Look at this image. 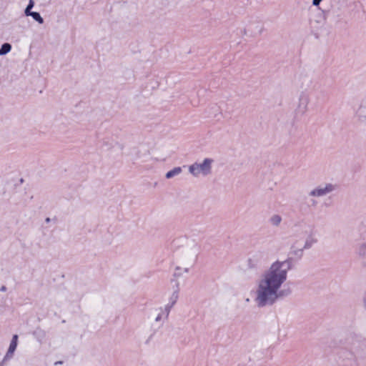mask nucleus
<instances>
[{"label": "nucleus", "mask_w": 366, "mask_h": 366, "mask_svg": "<svg viewBox=\"0 0 366 366\" xmlns=\"http://www.w3.org/2000/svg\"><path fill=\"white\" fill-rule=\"evenodd\" d=\"M11 49V46L9 44H4L0 49V55L7 54L10 51Z\"/></svg>", "instance_id": "423d86ee"}, {"label": "nucleus", "mask_w": 366, "mask_h": 366, "mask_svg": "<svg viewBox=\"0 0 366 366\" xmlns=\"http://www.w3.org/2000/svg\"><path fill=\"white\" fill-rule=\"evenodd\" d=\"M284 264V262L274 263L264 280L260 283L258 300L261 304L272 302L277 298V291L287 278V269H282Z\"/></svg>", "instance_id": "f257e3e1"}, {"label": "nucleus", "mask_w": 366, "mask_h": 366, "mask_svg": "<svg viewBox=\"0 0 366 366\" xmlns=\"http://www.w3.org/2000/svg\"><path fill=\"white\" fill-rule=\"evenodd\" d=\"M181 172V168L180 167H176L173 169L172 170L168 172L166 174L167 178H171L174 177V175H177Z\"/></svg>", "instance_id": "39448f33"}, {"label": "nucleus", "mask_w": 366, "mask_h": 366, "mask_svg": "<svg viewBox=\"0 0 366 366\" xmlns=\"http://www.w3.org/2000/svg\"><path fill=\"white\" fill-rule=\"evenodd\" d=\"M322 0H313V4L315 5V6H317L319 5V4L320 3Z\"/></svg>", "instance_id": "9d476101"}, {"label": "nucleus", "mask_w": 366, "mask_h": 366, "mask_svg": "<svg viewBox=\"0 0 366 366\" xmlns=\"http://www.w3.org/2000/svg\"><path fill=\"white\" fill-rule=\"evenodd\" d=\"M281 221V218L279 216H274L272 218V222L274 224H278Z\"/></svg>", "instance_id": "1a4fd4ad"}, {"label": "nucleus", "mask_w": 366, "mask_h": 366, "mask_svg": "<svg viewBox=\"0 0 366 366\" xmlns=\"http://www.w3.org/2000/svg\"><path fill=\"white\" fill-rule=\"evenodd\" d=\"M332 189V187L331 185L326 187L325 189H316L312 192V195L320 196L326 194L327 192L331 191Z\"/></svg>", "instance_id": "20e7f679"}, {"label": "nucleus", "mask_w": 366, "mask_h": 366, "mask_svg": "<svg viewBox=\"0 0 366 366\" xmlns=\"http://www.w3.org/2000/svg\"><path fill=\"white\" fill-rule=\"evenodd\" d=\"M1 291H5L6 290V287L4 286H3L1 288Z\"/></svg>", "instance_id": "9b49d317"}, {"label": "nucleus", "mask_w": 366, "mask_h": 366, "mask_svg": "<svg viewBox=\"0 0 366 366\" xmlns=\"http://www.w3.org/2000/svg\"><path fill=\"white\" fill-rule=\"evenodd\" d=\"M33 6H34V1H33V0H30L29 5L27 6V7L26 8V10H25V14L26 16H29L30 15L29 14L32 13L30 10L32 9Z\"/></svg>", "instance_id": "6e6552de"}, {"label": "nucleus", "mask_w": 366, "mask_h": 366, "mask_svg": "<svg viewBox=\"0 0 366 366\" xmlns=\"http://www.w3.org/2000/svg\"><path fill=\"white\" fill-rule=\"evenodd\" d=\"M210 159H206L202 164H194L189 167V171L194 175L199 174H207L209 172L211 168Z\"/></svg>", "instance_id": "f03ea898"}, {"label": "nucleus", "mask_w": 366, "mask_h": 366, "mask_svg": "<svg viewBox=\"0 0 366 366\" xmlns=\"http://www.w3.org/2000/svg\"><path fill=\"white\" fill-rule=\"evenodd\" d=\"M159 316H157V318H156V319H157V320H159Z\"/></svg>", "instance_id": "f8f14e48"}, {"label": "nucleus", "mask_w": 366, "mask_h": 366, "mask_svg": "<svg viewBox=\"0 0 366 366\" xmlns=\"http://www.w3.org/2000/svg\"><path fill=\"white\" fill-rule=\"evenodd\" d=\"M29 16H31L34 19H35L36 21H38L40 24L43 23V19L41 18V15L38 12H32L31 14H29Z\"/></svg>", "instance_id": "0eeeda50"}, {"label": "nucleus", "mask_w": 366, "mask_h": 366, "mask_svg": "<svg viewBox=\"0 0 366 366\" xmlns=\"http://www.w3.org/2000/svg\"><path fill=\"white\" fill-rule=\"evenodd\" d=\"M17 342H18V335H14L12 337V340L10 342V345L8 350V352L6 353V357H11L14 352V351L16 349L17 347Z\"/></svg>", "instance_id": "7ed1b4c3"}]
</instances>
